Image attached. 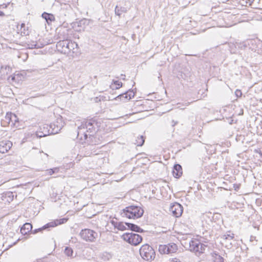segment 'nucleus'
<instances>
[{
  "mask_svg": "<svg viewBox=\"0 0 262 262\" xmlns=\"http://www.w3.org/2000/svg\"><path fill=\"white\" fill-rule=\"evenodd\" d=\"M145 142V138L143 136H139L137 137L135 144L139 146H141L143 145Z\"/></svg>",
  "mask_w": 262,
  "mask_h": 262,
  "instance_id": "412c9836",
  "label": "nucleus"
},
{
  "mask_svg": "<svg viewBox=\"0 0 262 262\" xmlns=\"http://www.w3.org/2000/svg\"><path fill=\"white\" fill-rule=\"evenodd\" d=\"M235 94L237 97H241L242 95V93L241 90L237 89L235 91Z\"/></svg>",
  "mask_w": 262,
  "mask_h": 262,
  "instance_id": "c756f323",
  "label": "nucleus"
},
{
  "mask_svg": "<svg viewBox=\"0 0 262 262\" xmlns=\"http://www.w3.org/2000/svg\"><path fill=\"white\" fill-rule=\"evenodd\" d=\"M61 128H57V129H55V128H53L52 130L51 131V132L50 133L49 130L48 131H46L45 133H43V132H37V136H38L39 137H45L47 135H48L49 134H57L58 133V131H59L60 130Z\"/></svg>",
  "mask_w": 262,
  "mask_h": 262,
  "instance_id": "4468645a",
  "label": "nucleus"
},
{
  "mask_svg": "<svg viewBox=\"0 0 262 262\" xmlns=\"http://www.w3.org/2000/svg\"><path fill=\"white\" fill-rule=\"evenodd\" d=\"M5 121L10 124L12 121V113H7L5 117Z\"/></svg>",
  "mask_w": 262,
  "mask_h": 262,
  "instance_id": "393cba45",
  "label": "nucleus"
},
{
  "mask_svg": "<svg viewBox=\"0 0 262 262\" xmlns=\"http://www.w3.org/2000/svg\"><path fill=\"white\" fill-rule=\"evenodd\" d=\"M234 238V234L231 233L229 232V234H224L222 236V238L224 242H230V241L232 240Z\"/></svg>",
  "mask_w": 262,
  "mask_h": 262,
  "instance_id": "4be33fe9",
  "label": "nucleus"
},
{
  "mask_svg": "<svg viewBox=\"0 0 262 262\" xmlns=\"http://www.w3.org/2000/svg\"><path fill=\"white\" fill-rule=\"evenodd\" d=\"M41 16L43 18L46 19L48 24H49L50 22H52L55 20V17L54 15L51 13L43 12Z\"/></svg>",
  "mask_w": 262,
  "mask_h": 262,
  "instance_id": "dca6fc26",
  "label": "nucleus"
},
{
  "mask_svg": "<svg viewBox=\"0 0 262 262\" xmlns=\"http://www.w3.org/2000/svg\"><path fill=\"white\" fill-rule=\"evenodd\" d=\"M58 38L60 40H64L69 38V29L66 27L60 26L57 28Z\"/></svg>",
  "mask_w": 262,
  "mask_h": 262,
  "instance_id": "9d476101",
  "label": "nucleus"
},
{
  "mask_svg": "<svg viewBox=\"0 0 262 262\" xmlns=\"http://www.w3.org/2000/svg\"><path fill=\"white\" fill-rule=\"evenodd\" d=\"M140 254L145 260H153L155 257V252L152 248L148 244L143 245L140 249Z\"/></svg>",
  "mask_w": 262,
  "mask_h": 262,
  "instance_id": "20e7f679",
  "label": "nucleus"
},
{
  "mask_svg": "<svg viewBox=\"0 0 262 262\" xmlns=\"http://www.w3.org/2000/svg\"><path fill=\"white\" fill-rule=\"evenodd\" d=\"M47 171L50 175H52L54 173V171L52 169H48Z\"/></svg>",
  "mask_w": 262,
  "mask_h": 262,
  "instance_id": "2f4dec72",
  "label": "nucleus"
},
{
  "mask_svg": "<svg viewBox=\"0 0 262 262\" xmlns=\"http://www.w3.org/2000/svg\"><path fill=\"white\" fill-rule=\"evenodd\" d=\"M25 26V24H24V23L21 24V28H22L23 27H24Z\"/></svg>",
  "mask_w": 262,
  "mask_h": 262,
  "instance_id": "c9c22d12",
  "label": "nucleus"
},
{
  "mask_svg": "<svg viewBox=\"0 0 262 262\" xmlns=\"http://www.w3.org/2000/svg\"><path fill=\"white\" fill-rule=\"evenodd\" d=\"M54 171V173L55 172H58L59 171V168L58 167H55L53 168H52Z\"/></svg>",
  "mask_w": 262,
  "mask_h": 262,
  "instance_id": "473e14b6",
  "label": "nucleus"
},
{
  "mask_svg": "<svg viewBox=\"0 0 262 262\" xmlns=\"http://www.w3.org/2000/svg\"><path fill=\"white\" fill-rule=\"evenodd\" d=\"M121 75L123 76H122V78H123V79H125V78H124V77H125V75H123V74H122Z\"/></svg>",
  "mask_w": 262,
  "mask_h": 262,
  "instance_id": "e433bc0d",
  "label": "nucleus"
},
{
  "mask_svg": "<svg viewBox=\"0 0 262 262\" xmlns=\"http://www.w3.org/2000/svg\"><path fill=\"white\" fill-rule=\"evenodd\" d=\"M28 46L29 48L31 49L38 48V46H37V45L36 43H35L34 42H33V43L31 45H28Z\"/></svg>",
  "mask_w": 262,
  "mask_h": 262,
  "instance_id": "7c9ffc66",
  "label": "nucleus"
},
{
  "mask_svg": "<svg viewBox=\"0 0 262 262\" xmlns=\"http://www.w3.org/2000/svg\"><path fill=\"white\" fill-rule=\"evenodd\" d=\"M73 251L71 248L67 247L64 249V253L68 256H72Z\"/></svg>",
  "mask_w": 262,
  "mask_h": 262,
  "instance_id": "a878e982",
  "label": "nucleus"
},
{
  "mask_svg": "<svg viewBox=\"0 0 262 262\" xmlns=\"http://www.w3.org/2000/svg\"><path fill=\"white\" fill-rule=\"evenodd\" d=\"M183 210V208L182 206L178 203H173L169 208V211L176 217H179L182 215Z\"/></svg>",
  "mask_w": 262,
  "mask_h": 262,
  "instance_id": "1a4fd4ad",
  "label": "nucleus"
},
{
  "mask_svg": "<svg viewBox=\"0 0 262 262\" xmlns=\"http://www.w3.org/2000/svg\"><path fill=\"white\" fill-rule=\"evenodd\" d=\"M98 233L95 231L90 229H82L80 232V236L82 239L86 242H94L98 237Z\"/></svg>",
  "mask_w": 262,
  "mask_h": 262,
  "instance_id": "0eeeda50",
  "label": "nucleus"
},
{
  "mask_svg": "<svg viewBox=\"0 0 262 262\" xmlns=\"http://www.w3.org/2000/svg\"><path fill=\"white\" fill-rule=\"evenodd\" d=\"M173 176L177 178H180L182 174V168L180 164H175L172 170Z\"/></svg>",
  "mask_w": 262,
  "mask_h": 262,
  "instance_id": "f8f14e48",
  "label": "nucleus"
},
{
  "mask_svg": "<svg viewBox=\"0 0 262 262\" xmlns=\"http://www.w3.org/2000/svg\"><path fill=\"white\" fill-rule=\"evenodd\" d=\"M95 125H96V123L95 121L92 120L82 122L78 128V135H79L80 134H83L85 139H86L88 136H92V134L90 133L95 132Z\"/></svg>",
  "mask_w": 262,
  "mask_h": 262,
  "instance_id": "f03ea898",
  "label": "nucleus"
},
{
  "mask_svg": "<svg viewBox=\"0 0 262 262\" xmlns=\"http://www.w3.org/2000/svg\"><path fill=\"white\" fill-rule=\"evenodd\" d=\"M77 45L70 40H59L56 44L57 48L59 51L64 54H68L74 49V46Z\"/></svg>",
  "mask_w": 262,
  "mask_h": 262,
  "instance_id": "7ed1b4c3",
  "label": "nucleus"
},
{
  "mask_svg": "<svg viewBox=\"0 0 262 262\" xmlns=\"http://www.w3.org/2000/svg\"><path fill=\"white\" fill-rule=\"evenodd\" d=\"M214 262H224V258L218 254H214L213 256Z\"/></svg>",
  "mask_w": 262,
  "mask_h": 262,
  "instance_id": "bb28decb",
  "label": "nucleus"
},
{
  "mask_svg": "<svg viewBox=\"0 0 262 262\" xmlns=\"http://www.w3.org/2000/svg\"><path fill=\"white\" fill-rule=\"evenodd\" d=\"M12 125H14L15 122L18 121V118L15 114L12 113Z\"/></svg>",
  "mask_w": 262,
  "mask_h": 262,
  "instance_id": "c85d7f7f",
  "label": "nucleus"
},
{
  "mask_svg": "<svg viewBox=\"0 0 262 262\" xmlns=\"http://www.w3.org/2000/svg\"><path fill=\"white\" fill-rule=\"evenodd\" d=\"M189 250L196 254H200L205 251L206 246L197 239H192L189 242Z\"/></svg>",
  "mask_w": 262,
  "mask_h": 262,
  "instance_id": "423d86ee",
  "label": "nucleus"
},
{
  "mask_svg": "<svg viewBox=\"0 0 262 262\" xmlns=\"http://www.w3.org/2000/svg\"><path fill=\"white\" fill-rule=\"evenodd\" d=\"M121 75L123 76H122V78H123V79H125V78H124V77H125V75H123V74H122Z\"/></svg>",
  "mask_w": 262,
  "mask_h": 262,
  "instance_id": "58836bf2",
  "label": "nucleus"
},
{
  "mask_svg": "<svg viewBox=\"0 0 262 262\" xmlns=\"http://www.w3.org/2000/svg\"><path fill=\"white\" fill-rule=\"evenodd\" d=\"M253 1L254 0H241L239 2L242 5L247 6L252 5Z\"/></svg>",
  "mask_w": 262,
  "mask_h": 262,
  "instance_id": "b1692460",
  "label": "nucleus"
},
{
  "mask_svg": "<svg viewBox=\"0 0 262 262\" xmlns=\"http://www.w3.org/2000/svg\"><path fill=\"white\" fill-rule=\"evenodd\" d=\"M134 95L135 93L133 91L129 90L124 94L118 95L115 99L117 100L119 99H124V100H130L132 98L134 97Z\"/></svg>",
  "mask_w": 262,
  "mask_h": 262,
  "instance_id": "9b49d317",
  "label": "nucleus"
},
{
  "mask_svg": "<svg viewBox=\"0 0 262 262\" xmlns=\"http://www.w3.org/2000/svg\"><path fill=\"white\" fill-rule=\"evenodd\" d=\"M127 10L125 7H119L118 6H116L115 12L117 15L120 16L123 13H126Z\"/></svg>",
  "mask_w": 262,
  "mask_h": 262,
  "instance_id": "aec40b11",
  "label": "nucleus"
},
{
  "mask_svg": "<svg viewBox=\"0 0 262 262\" xmlns=\"http://www.w3.org/2000/svg\"><path fill=\"white\" fill-rule=\"evenodd\" d=\"M4 12L2 11H0V16H4Z\"/></svg>",
  "mask_w": 262,
  "mask_h": 262,
  "instance_id": "f704fd0d",
  "label": "nucleus"
},
{
  "mask_svg": "<svg viewBox=\"0 0 262 262\" xmlns=\"http://www.w3.org/2000/svg\"><path fill=\"white\" fill-rule=\"evenodd\" d=\"M144 213L142 208L137 206H129L123 210L122 214L128 219H138L141 217Z\"/></svg>",
  "mask_w": 262,
  "mask_h": 262,
  "instance_id": "f257e3e1",
  "label": "nucleus"
},
{
  "mask_svg": "<svg viewBox=\"0 0 262 262\" xmlns=\"http://www.w3.org/2000/svg\"><path fill=\"white\" fill-rule=\"evenodd\" d=\"M126 225H127V228L132 231L137 232H142L143 231V229L135 224L132 223H126Z\"/></svg>",
  "mask_w": 262,
  "mask_h": 262,
  "instance_id": "f3484780",
  "label": "nucleus"
},
{
  "mask_svg": "<svg viewBox=\"0 0 262 262\" xmlns=\"http://www.w3.org/2000/svg\"><path fill=\"white\" fill-rule=\"evenodd\" d=\"M122 238L129 244L134 246L139 245L142 241V237L141 235L132 232H127L123 234L122 235Z\"/></svg>",
  "mask_w": 262,
  "mask_h": 262,
  "instance_id": "39448f33",
  "label": "nucleus"
},
{
  "mask_svg": "<svg viewBox=\"0 0 262 262\" xmlns=\"http://www.w3.org/2000/svg\"><path fill=\"white\" fill-rule=\"evenodd\" d=\"M36 262H47L45 259H40L37 260Z\"/></svg>",
  "mask_w": 262,
  "mask_h": 262,
  "instance_id": "72a5a7b5",
  "label": "nucleus"
},
{
  "mask_svg": "<svg viewBox=\"0 0 262 262\" xmlns=\"http://www.w3.org/2000/svg\"><path fill=\"white\" fill-rule=\"evenodd\" d=\"M10 145H12L11 143H2L0 145V152L5 153L8 151L10 148Z\"/></svg>",
  "mask_w": 262,
  "mask_h": 262,
  "instance_id": "a211bd4d",
  "label": "nucleus"
},
{
  "mask_svg": "<svg viewBox=\"0 0 262 262\" xmlns=\"http://www.w3.org/2000/svg\"><path fill=\"white\" fill-rule=\"evenodd\" d=\"M14 78H15L14 77H12V80H13L14 79Z\"/></svg>",
  "mask_w": 262,
  "mask_h": 262,
  "instance_id": "ea45409f",
  "label": "nucleus"
},
{
  "mask_svg": "<svg viewBox=\"0 0 262 262\" xmlns=\"http://www.w3.org/2000/svg\"><path fill=\"white\" fill-rule=\"evenodd\" d=\"M113 82L115 85H117V86L116 87V89H119L122 86V83L119 81L114 80Z\"/></svg>",
  "mask_w": 262,
  "mask_h": 262,
  "instance_id": "cd10ccee",
  "label": "nucleus"
},
{
  "mask_svg": "<svg viewBox=\"0 0 262 262\" xmlns=\"http://www.w3.org/2000/svg\"><path fill=\"white\" fill-rule=\"evenodd\" d=\"M112 224L114 225V227L117 228L119 230L124 231L127 229V225L125 223L124 224L122 222H115L114 221H112Z\"/></svg>",
  "mask_w": 262,
  "mask_h": 262,
  "instance_id": "2eb2a0df",
  "label": "nucleus"
},
{
  "mask_svg": "<svg viewBox=\"0 0 262 262\" xmlns=\"http://www.w3.org/2000/svg\"><path fill=\"white\" fill-rule=\"evenodd\" d=\"M168 254L176 252L178 250V247L174 243H170L167 245Z\"/></svg>",
  "mask_w": 262,
  "mask_h": 262,
  "instance_id": "6ab92c4d",
  "label": "nucleus"
},
{
  "mask_svg": "<svg viewBox=\"0 0 262 262\" xmlns=\"http://www.w3.org/2000/svg\"><path fill=\"white\" fill-rule=\"evenodd\" d=\"M121 75L123 76H122V78H123V79H125V78H124V77H125V75H123V74H122Z\"/></svg>",
  "mask_w": 262,
  "mask_h": 262,
  "instance_id": "4c0bfd02",
  "label": "nucleus"
},
{
  "mask_svg": "<svg viewBox=\"0 0 262 262\" xmlns=\"http://www.w3.org/2000/svg\"><path fill=\"white\" fill-rule=\"evenodd\" d=\"M159 251L161 254H168L167 245H159Z\"/></svg>",
  "mask_w": 262,
  "mask_h": 262,
  "instance_id": "5701e85b",
  "label": "nucleus"
},
{
  "mask_svg": "<svg viewBox=\"0 0 262 262\" xmlns=\"http://www.w3.org/2000/svg\"><path fill=\"white\" fill-rule=\"evenodd\" d=\"M67 221H68V219L66 218H62V219H60L59 220H56L53 222H50V223L47 224L46 225H45V226L42 227L41 228H39L35 229L33 231V233L34 234H35V233H36L39 231H41L43 230L47 229L51 227H56L59 225H61V224L66 223Z\"/></svg>",
  "mask_w": 262,
  "mask_h": 262,
  "instance_id": "6e6552de",
  "label": "nucleus"
},
{
  "mask_svg": "<svg viewBox=\"0 0 262 262\" xmlns=\"http://www.w3.org/2000/svg\"><path fill=\"white\" fill-rule=\"evenodd\" d=\"M32 228V225L30 223H25L20 229L21 233L24 234H27Z\"/></svg>",
  "mask_w": 262,
  "mask_h": 262,
  "instance_id": "ddd939ff",
  "label": "nucleus"
}]
</instances>
